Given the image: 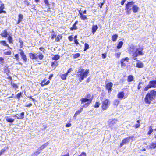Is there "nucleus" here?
<instances>
[{
    "mask_svg": "<svg viewBox=\"0 0 156 156\" xmlns=\"http://www.w3.org/2000/svg\"><path fill=\"white\" fill-rule=\"evenodd\" d=\"M156 95V91L152 90L150 92L148 93L146 95L144 98V101L147 104H150L155 97Z\"/></svg>",
    "mask_w": 156,
    "mask_h": 156,
    "instance_id": "f257e3e1",
    "label": "nucleus"
},
{
    "mask_svg": "<svg viewBox=\"0 0 156 156\" xmlns=\"http://www.w3.org/2000/svg\"><path fill=\"white\" fill-rule=\"evenodd\" d=\"M89 73L88 69H79L77 72L78 76L80 77L79 81L81 82L84 78L87 77Z\"/></svg>",
    "mask_w": 156,
    "mask_h": 156,
    "instance_id": "f03ea898",
    "label": "nucleus"
},
{
    "mask_svg": "<svg viewBox=\"0 0 156 156\" xmlns=\"http://www.w3.org/2000/svg\"><path fill=\"white\" fill-rule=\"evenodd\" d=\"M143 47L137 48L135 51L133 53L132 56L134 60H137V58L136 57L139 56H142L144 55V53L143 51Z\"/></svg>",
    "mask_w": 156,
    "mask_h": 156,
    "instance_id": "7ed1b4c3",
    "label": "nucleus"
},
{
    "mask_svg": "<svg viewBox=\"0 0 156 156\" xmlns=\"http://www.w3.org/2000/svg\"><path fill=\"white\" fill-rule=\"evenodd\" d=\"M29 56L30 58L32 60H37L38 58L40 60H41L44 57V55L41 53H39L38 55L36 53H30Z\"/></svg>",
    "mask_w": 156,
    "mask_h": 156,
    "instance_id": "20e7f679",
    "label": "nucleus"
},
{
    "mask_svg": "<svg viewBox=\"0 0 156 156\" xmlns=\"http://www.w3.org/2000/svg\"><path fill=\"white\" fill-rule=\"evenodd\" d=\"M135 2L133 1L128 2L126 4L125 9L126 13L128 14H130L131 12L132 5H134Z\"/></svg>",
    "mask_w": 156,
    "mask_h": 156,
    "instance_id": "39448f33",
    "label": "nucleus"
},
{
    "mask_svg": "<svg viewBox=\"0 0 156 156\" xmlns=\"http://www.w3.org/2000/svg\"><path fill=\"white\" fill-rule=\"evenodd\" d=\"M109 106V100L105 99L102 102L101 108L103 110L107 109Z\"/></svg>",
    "mask_w": 156,
    "mask_h": 156,
    "instance_id": "423d86ee",
    "label": "nucleus"
},
{
    "mask_svg": "<svg viewBox=\"0 0 156 156\" xmlns=\"http://www.w3.org/2000/svg\"><path fill=\"white\" fill-rule=\"evenodd\" d=\"M129 58L128 57L122 58L121 60V67H125L129 64Z\"/></svg>",
    "mask_w": 156,
    "mask_h": 156,
    "instance_id": "0eeeda50",
    "label": "nucleus"
},
{
    "mask_svg": "<svg viewBox=\"0 0 156 156\" xmlns=\"http://www.w3.org/2000/svg\"><path fill=\"white\" fill-rule=\"evenodd\" d=\"M19 51H20L19 54L22 59L23 60V62H26L27 61V58L24 51L22 49H20Z\"/></svg>",
    "mask_w": 156,
    "mask_h": 156,
    "instance_id": "6e6552de",
    "label": "nucleus"
},
{
    "mask_svg": "<svg viewBox=\"0 0 156 156\" xmlns=\"http://www.w3.org/2000/svg\"><path fill=\"white\" fill-rule=\"evenodd\" d=\"M5 119L8 122L12 123L15 121V118H13L12 116H5Z\"/></svg>",
    "mask_w": 156,
    "mask_h": 156,
    "instance_id": "1a4fd4ad",
    "label": "nucleus"
},
{
    "mask_svg": "<svg viewBox=\"0 0 156 156\" xmlns=\"http://www.w3.org/2000/svg\"><path fill=\"white\" fill-rule=\"evenodd\" d=\"M81 10L80 9L78 11L79 17L82 20H85L87 19V17L84 15H83L81 12Z\"/></svg>",
    "mask_w": 156,
    "mask_h": 156,
    "instance_id": "9d476101",
    "label": "nucleus"
},
{
    "mask_svg": "<svg viewBox=\"0 0 156 156\" xmlns=\"http://www.w3.org/2000/svg\"><path fill=\"white\" fill-rule=\"evenodd\" d=\"M23 14H19L18 15V20L16 23V24H19L20 22L23 20Z\"/></svg>",
    "mask_w": 156,
    "mask_h": 156,
    "instance_id": "9b49d317",
    "label": "nucleus"
},
{
    "mask_svg": "<svg viewBox=\"0 0 156 156\" xmlns=\"http://www.w3.org/2000/svg\"><path fill=\"white\" fill-rule=\"evenodd\" d=\"M113 86L112 83L110 82L106 85V88L108 89V93H110L112 90V87Z\"/></svg>",
    "mask_w": 156,
    "mask_h": 156,
    "instance_id": "f8f14e48",
    "label": "nucleus"
},
{
    "mask_svg": "<svg viewBox=\"0 0 156 156\" xmlns=\"http://www.w3.org/2000/svg\"><path fill=\"white\" fill-rule=\"evenodd\" d=\"M71 69H69L66 73L64 74H62L60 75V77L63 80H65L66 79V76L68 74V73H69L71 71Z\"/></svg>",
    "mask_w": 156,
    "mask_h": 156,
    "instance_id": "ddd939ff",
    "label": "nucleus"
},
{
    "mask_svg": "<svg viewBox=\"0 0 156 156\" xmlns=\"http://www.w3.org/2000/svg\"><path fill=\"white\" fill-rule=\"evenodd\" d=\"M8 35V33L7 30L5 29L0 34V36L5 38L7 37Z\"/></svg>",
    "mask_w": 156,
    "mask_h": 156,
    "instance_id": "4468645a",
    "label": "nucleus"
},
{
    "mask_svg": "<svg viewBox=\"0 0 156 156\" xmlns=\"http://www.w3.org/2000/svg\"><path fill=\"white\" fill-rule=\"evenodd\" d=\"M149 85L151 87H156V80L150 81L149 82Z\"/></svg>",
    "mask_w": 156,
    "mask_h": 156,
    "instance_id": "2eb2a0df",
    "label": "nucleus"
},
{
    "mask_svg": "<svg viewBox=\"0 0 156 156\" xmlns=\"http://www.w3.org/2000/svg\"><path fill=\"white\" fill-rule=\"evenodd\" d=\"M117 120L115 119H110L108 120V122L109 125L112 126L115 123Z\"/></svg>",
    "mask_w": 156,
    "mask_h": 156,
    "instance_id": "dca6fc26",
    "label": "nucleus"
},
{
    "mask_svg": "<svg viewBox=\"0 0 156 156\" xmlns=\"http://www.w3.org/2000/svg\"><path fill=\"white\" fill-rule=\"evenodd\" d=\"M4 9V4L3 3L1 4L0 6V14L2 13L5 14L6 13V12L5 11L3 10Z\"/></svg>",
    "mask_w": 156,
    "mask_h": 156,
    "instance_id": "f3484780",
    "label": "nucleus"
},
{
    "mask_svg": "<svg viewBox=\"0 0 156 156\" xmlns=\"http://www.w3.org/2000/svg\"><path fill=\"white\" fill-rule=\"evenodd\" d=\"M137 62L136 64V67L138 68H142L143 67V62L138 60H136Z\"/></svg>",
    "mask_w": 156,
    "mask_h": 156,
    "instance_id": "a211bd4d",
    "label": "nucleus"
},
{
    "mask_svg": "<svg viewBox=\"0 0 156 156\" xmlns=\"http://www.w3.org/2000/svg\"><path fill=\"white\" fill-rule=\"evenodd\" d=\"M132 9L134 13L137 12L139 9V7L136 5H133L132 7Z\"/></svg>",
    "mask_w": 156,
    "mask_h": 156,
    "instance_id": "6ab92c4d",
    "label": "nucleus"
},
{
    "mask_svg": "<svg viewBox=\"0 0 156 156\" xmlns=\"http://www.w3.org/2000/svg\"><path fill=\"white\" fill-rule=\"evenodd\" d=\"M0 44L1 45L5 46L9 48V46L8 44H7L5 40H2L0 41Z\"/></svg>",
    "mask_w": 156,
    "mask_h": 156,
    "instance_id": "aec40b11",
    "label": "nucleus"
},
{
    "mask_svg": "<svg viewBox=\"0 0 156 156\" xmlns=\"http://www.w3.org/2000/svg\"><path fill=\"white\" fill-rule=\"evenodd\" d=\"M98 27L97 25H93L92 28V32L93 34H94L98 29Z\"/></svg>",
    "mask_w": 156,
    "mask_h": 156,
    "instance_id": "412c9836",
    "label": "nucleus"
},
{
    "mask_svg": "<svg viewBox=\"0 0 156 156\" xmlns=\"http://www.w3.org/2000/svg\"><path fill=\"white\" fill-rule=\"evenodd\" d=\"M124 95V93L123 92H120L118 94V98L122 99Z\"/></svg>",
    "mask_w": 156,
    "mask_h": 156,
    "instance_id": "4be33fe9",
    "label": "nucleus"
},
{
    "mask_svg": "<svg viewBox=\"0 0 156 156\" xmlns=\"http://www.w3.org/2000/svg\"><path fill=\"white\" fill-rule=\"evenodd\" d=\"M82 103H86V102H89L90 101H92V100L87 99L85 98H82L81 99Z\"/></svg>",
    "mask_w": 156,
    "mask_h": 156,
    "instance_id": "5701e85b",
    "label": "nucleus"
},
{
    "mask_svg": "<svg viewBox=\"0 0 156 156\" xmlns=\"http://www.w3.org/2000/svg\"><path fill=\"white\" fill-rule=\"evenodd\" d=\"M118 37L117 34H115L112 36L111 37V39L112 41L113 42L116 41Z\"/></svg>",
    "mask_w": 156,
    "mask_h": 156,
    "instance_id": "b1692460",
    "label": "nucleus"
},
{
    "mask_svg": "<svg viewBox=\"0 0 156 156\" xmlns=\"http://www.w3.org/2000/svg\"><path fill=\"white\" fill-rule=\"evenodd\" d=\"M7 39L9 43L10 44L13 43V40L12 37L11 36L9 35Z\"/></svg>",
    "mask_w": 156,
    "mask_h": 156,
    "instance_id": "393cba45",
    "label": "nucleus"
},
{
    "mask_svg": "<svg viewBox=\"0 0 156 156\" xmlns=\"http://www.w3.org/2000/svg\"><path fill=\"white\" fill-rule=\"evenodd\" d=\"M49 143L48 142H46L44 143L43 145H42L40 147L39 149L40 150H42L45 148L48 144Z\"/></svg>",
    "mask_w": 156,
    "mask_h": 156,
    "instance_id": "a878e982",
    "label": "nucleus"
},
{
    "mask_svg": "<svg viewBox=\"0 0 156 156\" xmlns=\"http://www.w3.org/2000/svg\"><path fill=\"white\" fill-rule=\"evenodd\" d=\"M62 36L61 34L58 35L55 39V41L58 42L60 41V40L62 38Z\"/></svg>",
    "mask_w": 156,
    "mask_h": 156,
    "instance_id": "bb28decb",
    "label": "nucleus"
},
{
    "mask_svg": "<svg viewBox=\"0 0 156 156\" xmlns=\"http://www.w3.org/2000/svg\"><path fill=\"white\" fill-rule=\"evenodd\" d=\"M123 44V42L122 41H119L117 45V49H120L122 47Z\"/></svg>",
    "mask_w": 156,
    "mask_h": 156,
    "instance_id": "cd10ccee",
    "label": "nucleus"
},
{
    "mask_svg": "<svg viewBox=\"0 0 156 156\" xmlns=\"http://www.w3.org/2000/svg\"><path fill=\"white\" fill-rule=\"evenodd\" d=\"M60 56L58 55H55L53 57H52V59L56 61L59 59L60 58Z\"/></svg>",
    "mask_w": 156,
    "mask_h": 156,
    "instance_id": "c85d7f7f",
    "label": "nucleus"
},
{
    "mask_svg": "<svg viewBox=\"0 0 156 156\" xmlns=\"http://www.w3.org/2000/svg\"><path fill=\"white\" fill-rule=\"evenodd\" d=\"M11 85L12 86L13 88H14L15 90H16L18 88V86L16 84L12 82H11Z\"/></svg>",
    "mask_w": 156,
    "mask_h": 156,
    "instance_id": "c756f323",
    "label": "nucleus"
},
{
    "mask_svg": "<svg viewBox=\"0 0 156 156\" xmlns=\"http://www.w3.org/2000/svg\"><path fill=\"white\" fill-rule=\"evenodd\" d=\"M41 151L40 150L38 149L36 151L34 152L32 154V156H35V155H37L40 154Z\"/></svg>",
    "mask_w": 156,
    "mask_h": 156,
    "instance_id": "7c9ffc66",
    "label": "nucleus"
},
{
    "mask_svg": "<svg viewBox=\"0 0 156 156\" xmlns=\"http://www.w3.org/2000/svg\"><path fill=\"white\" fill-rule=\"evenodd\" d=\"M24 113L23 112H22L20 114V115L19 116V117H17V119H22L24 118Z\"/></svg>",
    "mask_w": 156,
    "mask_h": 156,
    "instance_id": "2f4dec72",
    "label": "nucleus"
},
{
    "mask_svg": "<svg viewBox=\"0 0 156 156\" xmlns=\"http://www.w3.org/2000/svg\"><path fill=\"white\" fill-rule=\"evenodd\" d=\"M133 76L131 75H130L128 76V81L129 82H130L133 80Z\"/></svg>",
    "mask_w": 156,
    "mask_h": 156,
    "instance_id": "473e14b6",
    "label": "nucleus"
},
{
    "mask_svg": "<svg viewBox=\"0 0 156 156\" xmlns=\"http://www.w3.org/2000/svg\"><path fill=\"white\" fill-rule=\"evenodd\" d=\"M80 56V53H76L73 54V57L74 58H76L79 57Z\"/></svg>",
    "mask_w": 156,
    "mask_h": 156,
    "instance_id": "72a5a7b5",
    "label": "nucleus"
},
{
    "mask_svg": "<svg viewBox=\"0 0 156 156\" xmlns=\"http://www.w3.org/2000/svg\"><path fill=\"white\" fill-rule=\"evenodd\" d=\"M77 28L76 25L75 24H73L72 27L70 28V30L71 31H73L74 30H76L77 29Z\"/></svg>",
    "mask_w": 156,
    "mask_h": 156,
    "instance_id": "f704fd0d",
    "label": "nucleus"
},
{
    "mask_svg": "<svg viewBox=\"0 0 156 156\" xmlns=\"http://www.w3.org/2000/svg\"><path fill=\"white\" fill-rule=\"evenodd\" d=\"M58 65V63L57 62H52L51 66L55 68Z\"/></svg>",
    "mask_w": 156,
    "mask_h": 156,
    "instance_id": "c9c22d12",
    "label": "nucleus"
},
{
    "mask_svg": "<svg viewBox=\"0 0 156 156\" xmlns=\"http://www.w3.org/2000/svg\"><path fill=\"white\" fill-rule=\"evenodd\" d=\"M129 138H127V137H126L123 140L122 142V143H123L124 144H125L126 143L129 142Z\"/></svg>",
    "mask_w": 156,
    "mask_h": 156,
    "instance_id": "e433bc0d",
    "label": "nucleus"
},
{
    "mask_svg": "<svg viewBox=\"0 0 156 156\" xmlns=\"http://www.w3.org/2000/svg\"><path fill=\"white\" fill-rule=\"evenodd\" d=\"M89 48V45L87 43H85L84 44V51H85Z\"/></svg>",
    "mask_w": 156,
    "mask_h": 156,
    "instance_id": "4c0bfd02",
    "label": "nucleus"
},
{
    "mask_svg": "<svg viewBox=\"0 0 156 156\" xmlns=\"http://www.w3.org/2000/svg\"><path fill=\"white\" fill-rule=\"evenodd\" d=\"M119 100L118 99L115 100L113 102V104L114 105L117 106L119 104Z\"/></svg>",
    "mask_w": 156,
    "mask_h": 156,
    "instance_id": "58836bf2",
    "label": "nucleus"
},
{
    "mask_svg": "<svg viewBox=\"0 0 156 156\" xmlns=\"http://www.w3.org/2000/svg\"><path fill=\"white\" fill-rule=\"evenodd\" d=\"M44 2L46 5V6L49 7L50 5V4L48 0H44Z\"/></svg>",
    "mask_w": 156,
    "mask_h": 156,
    "instance_id": "ea45409f",
    "label": "nucleus"
},
{
    "mask_svg": "<svg viewBox=\"0 0 156 156\" xmlns=\"http://www.w3.org/2000/svg\"><path fill=\"white\" fill-rule=\"evenodd\" d=\"M149 131L148 132V134L150 135L151 134L152 132L153 131V129H152V127L151 126H150L149 127Z\"/></svg>",
    "mask_w": 156,
    "mask_h": 156,
    "instance_id": "a19ab883",
    "label": "nucleus"
},
{
    "mask_svg": "<svg viewBox=\"0 0 156 156\" xmlns=\"http://www.w3.org/2000/svg\"><path fill=\"white\" fill-rule=\"evenodd\" d=\"M24 2L26 5L28 6L30 5V2L28 1V0H24Z\"/></svg>",
    "mask_w": 156,
    "mask_h": 156,
    "instance_id": "79ce46f5",
    "label": "nucleus"
},
{
    "mask_svg": "<svg viewBox=\"0 0 156 156\" xmlns=\"http://www.w3.org/2000/svg\"><path fill=\"white\" fill-rule=\"evenodd\" d=\"M19 42L20 43V47L21 48H22L23 47V41L20 39L19 40Z\"/></svg>",
    "mask_w": 156,
    "mask_h": 156,
    "instance_id": "37998d69",
    "label": "nucleus"
},
{
    "mask_svg": "<svg viewBox=\"0 0 156 156\" xmlns=\"http://www.w3.org/2000/svg\"><path fill=\"white\" fill-rule=\"evenodd\" d=\"M14 57L15 58L16 60L17 61H19L20 60V57L18 54H16L14 55Z\"/></svg>",
    "mask_w": 156,
    "mask_h": 156,
    "instance_id": "c03bdc74",
    "label": "nucleus"
},
{
    "mask_svg": "<svg viewBox=\"0 0 156 156\" xmlns=\"http://www.w3.org/2000/svg\"><path fill=\"white\" fill-rule=\"evenodd\" d=\"M150 148H155L156 147V144L152 143L150 146Z\"/></svg>",
    "mask_w": 156,
    "mask_h": 156,
    "instance_id": "a18cd8bd",
    "label": "nucleus"
},
{
    "mask_svg": "<svg viewBox=\"0 0 156 156\" xmlns=\"http://www.w3.org/2000/svg\"><path fill=\"white\" fill-rule=\"evenodd\" d=\"M52 32L54 33V34H52L51 35V39H53L55 38L56 37V34L55 33V32L53 30L52 31Z\"/></svg>",
    "mask_w": 156,
    "mask_h": 156,
    "instance_id": "49530a36",
    "label": "nucleus"
},
{
    "mask_svg": "<svg viewBox=\"0 0 156 156\" xmlns=\"http://www.w3.org/2000/svg\"><path fill=\"white\" fill-rule=\"evenodd\" d=\"M150 87L151 86H150V85L149 84L144 88V91H147L149 89L151 88Z\"/></svg>",
    "mask_w": 156,
    "mask_h": 156,
    "instance_id": "de8ad7c7",
    "label": "nucleus"
},
{
    "mask_svg": "<svg viewBox=\"0 0 156 156\" xmlns=\"http://www.w3.org/2000/svg\"><path fill=\"white\" fill-rule=\"evenodd\" d=\"M4 54L5 55H10L11 54V51L9 50L8 51H7L4 52Z\"/></svg>",
    "mask_w": 156,
    "mask_h": 156,
    "instance_id": "09e8293b",
    "label": "nucleus"
},
{
    "mask_svg": "<svg viewBox=\"0 0 156 156\" xmlns=\"http://www.w3.org/2000/svg\"><path fill=\"white\" fill-rule=\"evenodd\" d=\"M47 80L45 79H44L43 81H42L41 83V86H45V85H44V83H45V82H46V81Z\"/></svg>",
    "mask_w": 156,
    "mask_h": 156,
    "instance_id": "8fccbe9b",
    "label": "nucleus"
},
{
    "mask_svg": "<svg viewBox=\"0 0 156 156\" xmlns=\"http://www.w3.org/2000/svg\"><path fill=\"white\" fill-rule=\"evenodd\" d=\"M4 62V59L2 57H0V63L1 64H3Z\"/></svg>",
    "mask_w": 156,
    "mask_h": 156,
    "instance_id": "3c124183",
    "label": "nucleus"
},
{
    "mask_svg": "<svg viewBox=\"0 0 156 156\" xmlns=\"http://www.w3.org/2000/svg\"><path fill=\"white\" fill-rule=\"evenodd\" d=\"M100 105V103L98 102H97L95 103L94 107L95 108H98L99 107Z\"/></svg>",
    "mask_w": 156,
    "mask_h": 156,
    "instance_id": "603ef678",
    "label": "nucleus"
},
{
    "mask_svg": "<svg viewBox=\"0 0 156 156\" xmlns=\"http://www.w3.org/2000/svg\"><path fill=\"white\" fill-rule=\"evenodd\" d=\"M137 124H136L134 126L136 128H138L140 126V124H139V120H138L137 121Z\"/></svg>",
    "mask_w": 156,
    "mask_h": 156,
    "instance_id": "864d4df0",
    "label": "nucleus"
},
{
    "mask_svg": "<svg viewBox=\"0 0 156 156\" xmlns=\"http://www.w3.org/2000/svg\"><path fill=\"white\" fill-rule=\"evenodd\" d=\"M91 101H89V102H88L85 104L83 106V107H87L91 103Z\"/></svg>",
    "mask_w": 156,
    "mask_h": 156,
    "instance_id": "5fc2aeb1",
    "label": "nucleus"
},
{
    "mask_svg": "<svg viewBox=\"0 0 156 156\" xmlns=\"http://www.w3.org/2000/svg\"><path fill=\"white\" fill-rule=\"evenodd\" d=\"M105 0H104L103 2L101 3H99L98 4V5H99V7L100 8H102V6L105 3Z\"/></svg>",
    "mask_w": 156,
    "mask_h": 156,
    "instance_id": "6e6d98bb",
    "label": "nucleus"
},
{
    "mask_svg": "<svg viewBox=\"0 0 156 156\" xmlns=\"http://www.w3.org/2000/svg\"><path fill=\"white\" fill-rule=\"evenodd\" d=\"M135 47L134 46H133L130 47V51L132 52L135 49Z\"/></svg>",
    "mask_w": 156,
    "mask_h": 156,
    "instance_id": "4d7b16f0",
    "label": "nucleus"
},
{
    "mask_svg": "<svg viewBox=\"0 0 156 156\" xmlns=\"http://www.w3.org/2000/svg\"><path fill=\"white\" fill-rule=\"evenodd\" d=\"M121 55V53L119 52L115 53V55L117 58H119Z\"/></svg>",
    "mask_w": 156,
    "mask_h": 156,
    "instance_id": "13d9d810",
    "label": "nucleus"
},
{
    "mask_svg": "<svg viewBox=\"0 0 156 156\" xmlns=\"http://www.w3.org/2000/svg\"><path fill=\"white\" fill-rule=\"evenodd\" d=\"M21 94H22L20 92V93H18L16 95V97L19 100H20V97L21 96Z\"/></svg>",
    "mask_w": 156,
    "mask_h": 156,
    "instance_id": "bf43d9fd",
    "label": "nucleus"
},
{
    "mask_svg": "<svg viewBox=\"0 0 156 156\" xmlns=\"http://www.w3.org/2000/svg\"><path fill=\"white\" fill-rule=\"evenodd\" d=\"M73 35H72L71 36H69L68 37V39H69V41H72L73 40V38L72 37Z\"/></svg>",
    "mask_w": 156,
    "mask_h": 156,
    "instance_id": "052dcab7",
    "label": "nucleus"
},
{
    "mask_svg": "<svg viewBox=\"0 0 156 156\" xmlns=\"http://www.w3.org/2000/svg\"><path fill=\"white\" fill-rule=\"evenodd\" d=\"M83 108H81L80 110L77 111L76 112V113L77 114V115L79 114L82 112V111L83 110Z\"/></svg>",
    "mask_w": 156,
    "mask_h": 156,
    "instance_id": "680f3d73",
    "label": "nucleus"
},
{
    "mask_svg": "<svg viewBox=\"0 0 156 156\" xmlns=\"http://www.w3.org/2000/svg\"><path fill=\"white\" fill-rule=\"evenodd\" d=\"M78 39H74V42L75 44H76V45H77L79 44V43L78 42Z\"/></svg>",
    "mask_w": 156,
    "mask_h": 156,
    "instance_id": "e2e57ef3",
    "label": "nucleus"
},
{
    "mask_svg": "<svg viewBox=\"0 0 156 156\" xmlns=\"http://www.w3.org/2000/svg\"><path fill=\"white\" fill-rule=\"evenodd\" d=\"M78 156H86V155L85 153L83 152L81 153V154Z\"/></svg>",
    "mask_w": 156,
    "mask_h": 156,
    "instance_id": "0e129e2a",
    "label": "nucleus"
},
{
    "mask_svg": "<svg viewBox=\"0 0 156 156\" xmlns=\"http://www.w3.org/2000/svg\"><path fill=\"white\" fill-rule=\"evenodd\" d=\"M126 1V0H122L121 2V5H123L124 4V3Z\"/></svg>",
    "mask_w": 156,
    "mask_h": 156,
    "instance_id": "69168bd1",
    "label": "nucleus"
},
{
    "mask_svg": "<svg viewBox=\"0 0 156 156\" xmlns=\"http://www.w3.org/2000/svg\"><path fill=\"white\" fill-rule=\"evenodd\" d=\"M102 57L103 58H105L106 57V54H102Z\"/></svg>",
    "mask_w": 156,
    "mask_h": 156,
    "instance_id": "338daca9",
    "label": "nucleus"
},
{
    "mask_svg": "<svg viewBox=\"0 0 156 156\" xmlns=\"http://www.w3.org/2000/svg\"><path fill=\"white\" fill-rule=\"evenodd\" d=\"M32 7V9H34L35 11L36 10V6L34 5H33Z\"/></svg>",
    "mask_w": 156,
    "mask_h": 156,
    "instance_id": "774afa93",
    "label": "nucleus"
}]
</instances>
